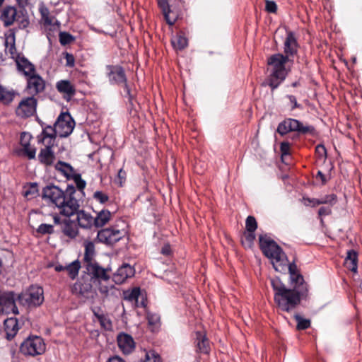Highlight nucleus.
<instances>
[{"label": "nucleus", "mask_w": 362, "mask_h": 362, "mask_svg": "<svg viewBox=\"0 0 362 362\" xmlns=\"http://www.w3.org/2000/svg\"><path fill=\"white\" fill-rule=\"evenodd\" d=\"M99 291L100 293L107 297L110 295H115V293L118 291V290L114 285H111L110 286L102 285L99 288Z\"/></svg>", "instance_id": "52"}, {"label": "nucleus", "mask_w": 362, "mask_h": 362, "mask_svg": "<svg viewBox=\"0 0 362 362\" xmlns=\"http://www.w3.org/2000/svg\"><path fill=\"white\" fill-rule=\"evenodd\" d=\"M55 169L67 179H71L72 176L76 173L74 168L69 163L61 160L56 163Z\"/></svg>", "instance_id": "36"}, {"label": "nucleus", "mask_w": 362, "mask_h": 362, "mask_svg": "<svg viewBox=\"0 0 362 362\" xmlns=\"http://www.w3.org/2000/svg\"><path fill=\"white\" fill-rule=\"evenodd\" d=\"M88 271L93 278L98 280L107 281L110 278V275L107 274V269L103 268L97 263H90L88 267Z\"/></svg>", "instance_id": "31"}, {"label": "nucleus", "mask_w": 362, "mask_h": 362, "mask_svg": "<svg viewBox=\"0 0 362 362\" xmlns=\"http://www.w3.org/2000/svg\"><path fill=\"white\" fill-rule=\"evenodd\" d=\"M78 228L76 220H71L70 217H66L63 220V226L62 228L63 233L71 239L76 238L78 235Z\"/></svg>", "instance_id": "25"}, {"label": "nucleus", "mask_w": 362, "mask_h": 362, "mask_svg": "<svg viewBox=\"0 0 362 362\" xmlns=\"http://www.w3.org/2000/svg\"><path fill=\"white\" fill-rule=\"evenodd\" d=\"M93 198L100 204H104L109 200L108 195L103 191H95L93 193Z\"/></svg>", "instance_id": "53"}, {"label": "nucleus", "mask_w": 362, "mask_h": 362, "mask_svg": "<svg viewBox=\"0 0 362 362\" xmlns=\"http://www.w3.org/2000/svg\"><path fill=\"white\" fill-rule=\"evenodd\" d=\"M127 233L124 228H119L117 225L101 228L98 231L95 243L112 247L123 239Z\"/></svg>", "instance_id": "6"}, {"label": "nucleus", "mask_w": 362, "mask_h": 362, "mask_svg": "<svg viewBox=\"0 0 362 362\" xmlns=\"http://www.w3.org/2000/svg\"><path fill=\"white\" fill-rule=\"evenodd\" d=\"M172 44L174 48L182 50L188 45V40L182 35H177L173 40Z\"/></svg>", "instance_id": "40"}, {"label": "nucleus", "mask_w": 362, "mask_h": 362, "mask_svg": "<svg viewBox=\"0 0 362 362\" xmlns=\"http://www.w3.org/2000/svg\"><path fill=\"white\" fill-rule=\"evenodd\" d=\"M117 345L124 354H131L135 349L133 337L127 333H119L117 337Z\"/></svg>", "instance_id": "21"}, {"label": "nucleus", "mask_w": 362, "mask_h": 362, "mask_svg": "<svg viewBox=\"0 0 362 362\" xmlns=\"http://www.w3.org/2000/svg\"><path fill=\"white\" fill-rule=\"evenodd\" d=\"M91 310L102 329L106 331L112 329V322L107 313H104L100 307H94Z\"/></svg>", "instance_id": "23"}, {"label": "nucleus", "mask_w": 362, "mask_h": 362, "mask_svg": "<svg viewBox=\"0 0 362 362\" xmlns=\"http://www.w3.org/2000/svg\"><path fill=\"white\" fill-rule=\"evenodd\" d=\"M303 200L304 204L307 206H310L312 207H315L321 204L320 199L317 198L303 197Z\"/></svg>", "instance_id": "60"}, {"label": "nucleus", "mask_w": 362, "mask_h": 362, "mask_svg": "<svg viewBox=\"0 0 362 362\" xmlns=\"http://www.w3.org/2000/svg\"><path fill=\"white\" fill-rule=\"evenodd\" d=\"M293 318L297 322L296 329L298 330H305L310 328L311 326L310 320L303 317L298 313L295 314Z\"/></svg>", "instance_id": "39"}, {"label": "nucleus", "mask_w": 362, "mask_h": 362, "mask_svg": "<svg viewBox=\"0 0 362 362\" xmlns=\"http://www.w3.org/2000/svg\"><path fill=\"white\" fill-rule=\"evenodd\" d=\"M134 267L129 264L124 263L113 274L112 280L117 284H122L129 278L134 276Z\"/></svg>", "instance_id": "16"}, {"label": "nucleus", "mask_w": 362, "mask_h": 362, "mask_svg": "<svg viewBox=\"0 0 362 362\" xmlns=\"http://www.w3.org/2000/svg\"><path fill=\"white\" fill-rule=\"evenodd\" d=\"M31 139L32 135L29 132H23L21 134L20 144L22 146L30 144Z\"/></svg>", "instance_id": "59"}, {"label": "nucleus", "mask_w": 362, "mask_h": 362, "mask_svg": "<svg viewBox=\"0 0 362 362\" xmlns=\"http://www.w3.org/2000/svg\"><path fill=\"white\" fill-rule=\"evenodd\" d=\"M4 327L6 338L8 341L14 338L20 329L16 317H8L6 319L4 322Z\"/></svg>", "instance_id": "27"}, {"label": "nucleus", "mask_w": 362, "mask_h": 362, "mask_svg": "<svg viewBox=\"0 0 362 362\" xmlns=\"http://www.w3.org/2000/svg\"><path fill=\"white\" fill-rule=\"evenodd\" d=\"M37 233L41 235L54 233V226L51 224L41 223L36 230Z\"/></svg>", "instance_id": "48"}, {"label": "nucleus", "mask_w": 362, "mask_h": 362, "mask_svg": "<svg viewBox=\"0 0 362 362\" xmlns=\"http://www.w3.org/2000/svg\"><path fill=\"white\" fill-rule=\"evenodd\" d=\"M106 76L108 78L110 85L120 86L127 82V77L125 70L121 65H111L105 66Z\"/></svg>", "instance_id": "13"}, {"label": "nucleus", "mask_w": 362, "mask_h": 362, "mask_svg": "<svg viewBox=\"0 0 362 362\" xmlns=\"http://www.w3.org/2000/svg\"><path fill=\"white\" fill-rule=\"evenodd\" d=\"M37 99L33 95L23 98L16 109V114L21 118H29L37 112Z\"/></svg>", "instance_id": "11"}, {"label": "nucleus", "mask_w": 362, "mask_h": 362, "mask_svg": "<svg viewBox=\"0 0 362 362\" xmlns=\"http://www.w3.org/2000/svg\"><path fill=\"white\" fill-rule=\"evenodd\" d=\"M346 257L345 258V264L347 268L354 273L356 272L358 269V252L354 250H349L346 252Z\"/></svg>", "instance_id": "34"}, {"label": "nucleus", "mask_w": 362, "mask_h": 362, "mask_svg": "<svg viewBox=\"0 0 362 362\" xmlns=\"http://www.w3.org/2000/svg\"><path fill=\"white\" fill-rule=\"evenodd\" d=\"M71 179L74 181L78 191L76 190V197L80 200V196L84 194L83 189L86 186V182L81 178V175L79 173H75Z\"/></svg>", "instance_id": "37"}, {"label": "nucleus", "mask_w": 362, "mask_h": 362, "mask_svg": "<svg viewBox=\"0 0 362 362\" xmlns=\"http://www.w3.org/2000/svg\"><path fill=\"white\" fill-rule=\"evenodd\" d=\"M95 216H94L95 228H104L109 221L111 220L112 214L106 209H103L99 211H95Z\"/></svg>", "instance_id": "29"}, {"label": "nucleus", "mask_w": 362, "mask_h": 362, "mask_svg": "<svg viewBox=\"0 0 362 362\" xmlns=\"http://www.w3.org/2000/svg\"><path fill=\"white\" fill-rule=\"evenodd\" d=\"M299 48L296 34L293 31H287L286 36L284 42L283 56H287V59H293L297 55Z\"/></svg>", "instance_id": "15"}, {"label": "nucleus", "mask_w": 362, "mask_h": 362, "mask_svg": "<svg viewBox=\"0 0 362 362\" xmlns=\"http://www.w3.org/2000/svg\"><path fill=\"white\" fill-rule=\"evenodd\" d=\"M288 62L293 63V59H287V56H283L281 53L272 54L267 59V64L270 66L269 74L267 76L263 86H268L272 91H274L285 81L290 69H286Z\"/></svg>", "instance_id": "3"}, {"label": "nucleus", "mask_w": 362, "mask_h": 362, "mask_svg": "<svg viewBox=\"0 0 362 362\" xmlns=\"http://www.w3.org/2000/svg\"><path fill=\"white\" fill-rule=\"evenodd\" d=\"M26 86L25 90L30 95L36 96L44 92L46 87V81L37 73L25 78Z\"/></svg>", "instance_id": "14"}, {"label": "nucleus", "mask_w": 362, "mask_h": 362, "mask_svg": "<svg viewBox=\"0 0 362 362\" xmlns=\"http://www.w3.org/2000/svg\"><path fill=\"white\" fill-rule=\"evenodd\" d=\"M321 204H329L332 206L337 202V196L335 194L325 195L320 199Z\"/></svg>", "instance_id": "46"}, {"label": "nucleus", "mask_w": 362, "mask_h": 362, "mask_svg": "<svg viewBox=\"0 0 362 362\" xmlns=\"http://www.w3.org/2000/svg\"><path fill=\"white\" fill-rule=\"evenodd\" d=\"M65 271L67 272L71 279L74 280L78 275L81 264L78 260H75L65 266Z\"/></svg>", "instance_id": "38"}, {"label": "nucleus", "mask_w": 362, "mask_h": 362, "mask_svg": "<svg viewBox=\"0 0 362 362\" xmlns=\"http://www.w3.org/2000/svg\"><path fill=\"white\" fill-rule=\"evenodd\" d=\"M20 352L25 356H37L46 351V344L39 336L30 335L20 345Z\"/></svg>", "instance_id": "8"}, {"label": "nucleus", "mask_w": 362, "mask_h": 362, "mask_svg": "<svg viewBox=\"0 0 362 362\" xmlns=\"http://www.w3.org/2000/svg\"><path fill=\"white\" fill-rule=\"evenodd\" d=\"M66 65L69 67H73L75 64V59L72 54L65 52Z\"/></svg>", "instance_id": "63"}, {"label": "nucleus", "mask_w": 362, "mask_h": 362, "mask_svg": "<svg viewBox=\"0 0 362 362\" xmlns=\"http://www.w3.org/2000/svg\"><path fill=\"white\" fill-rule=\"evenodd\" d=\"M332 214L331 206H322L318 210V216H320V222L324 223L323 216L330 215Z\"/></svg>", "instance_id": "57"}, {"label": "nucleus", "mask_w": 362, "mask_h": 362, "mask_svg": "<svg viewBox=\"0 0 362 362\" xmlns=\"http://www.w3.org/2000/svg\"><path fill=\"white\" fill-rule=\"evenodd\" d=\"M265 10L272 13H275L277 11V5L274 1L267 0L265 3Z\"/></svg>", "instance_id": "62"}, {"label": "nucleus", "mask_w": 362, "mask_h": 362, "mask_svg": "<svg viewBox=\"0 0 362 362\" xmlns=\"http://www.w3.org/2000/svg\"><path fill=\"white\" fill-rule=\"evenodd\" d=\"M245 228L248 232H255L257 228V222L254 216H247L245 221Z\"/></svg>", "instance_id": "45"}, {"label": "nucleus", "mask_w": 362, "mask_h": 362, "mask_svg": "<svg viewBox=\"0 0 362 362\" xmlns=\"http://www.w3.org/2000/svg\"><path fill=\"white\" fill-rule=\"evenodd\" d=\"M15 21H17L18 24V28H16L17 30L25 29L30 25V21L28 19V17L24 15H23L22 16H16Z\"/></svg>", "instance_id": "50"}, {"label": "nucleus", "mask_w": 362, "mask_h": 362, "mask_svg": "<svg viewBox=\"0 0 362 362\" xmlns=\"http://www.w3.org/2000/svg\"><path fill=\"white\" fill-rule=\"evenodd\" d=\"M146 318L149 325H153L156 327L160 326V317L158 314L148 313Z\"/></svg>", "instance_id": "54"}, {"label": "nucleus", "mask_w": 362, "mask_h": 362, "mask_svg": "<svg viewBox=\"0 0 362 362\" xmlns=\"http://www.w3.org/2000/svg\"><path fill=\"white\" fill-rule=\"evenodd\" d=\"M276 132L284 136L289 132H296L298 135H316L314 126L304 124L301 121L293 118H286L279 123Z\"/></svg>", "instance_id": "5"}, {"label": "nucleus", "mask_w": 362, "mask_h": 362, "mask_svg": "<svg viewBox=\"0 0 362 362\" xmlns=\"http://www.w3.org/2000/svg\"><path fill=\"white\" fill-rule=\"evenodd\" d=\"M282 268L284 267V270L275 269V271L286 274L288 270L289 274V285H300V286H309L308 283L305 281L303 276L300 273L298 267L293 261V262H288V259L287 256L286 255V261L285 262H279Z\"/></svg>", "instance_id": "10"}, {"label": "nucleus", "mask_w": 362, "mask_h": 362, "mask_svg": "<svg viewBox=\"0 0 362 362\" xmlns=\"http://www.w3.org/2000/svg\"><path fill=\"white\" fill-rule=\"evenodd\" d=\"M44 301L42 287L31 285L25 291L18 294V302L20 305L27 307H37Z\"/></svg>", "instance_id": "7"}, {"label": "nucleus", "mask_w": 362, "mask_h": 362, "mask_svg": "<svg viewBox=\"0 0 362 362\" xmlns=\"http://www.w3.org/2000/svg\"><path fill=\"white\" fill-rule=\"evenodd\" d=\"M75 40L74 37L67 32H60L59 33V42L62 45H66Z\"/></svg>", "instance_id": "47"}, {"label": "nucleus", "mask_w": 362, "mask_h": 362, "mask_svg": "<svg viewBox=\"0 0 362 362\" xmlns=\"http://www.w3.org/2000/svg\"><path fill=\"white\" fill-rule=\"evenodd\" d=\"M16 301H18V294L15 291L0 290V313L6 315L19 314Z\"/></svg>", "instance_id": "9"}, {"label": "nucleus", "mask_w": 362, "mask_h": 362, "mask_svg": "<svg viewBox=\"0 0 362 362\" xmlns=\"http://www.w3.org/2000/svg\"><path fill=\"white\" fill-rule=\"evenodd\" d=\"M144 362H162L160 355L154 351L146 352Z\"/></svg>", "instance_id": "51"}, {"label": "nucleus", "mask_w": 362, "mask_h": 362, "mask_svg": "<svg viewBox=\"0 0 362 362\" xmlns=\"http://www.w3.org/2000/svg\"><path fill=\"white\" fill-rule=\"evenodd\" d=\"M255 238V232L252 233L246 231L244 233V240L242 241L243 244L245 245V247L251 248L254 244Z\"/></svg>", "instance_id": "43"}, {"label": "nucleus", "mask_w": 362, "mask_h": 362, "mask_svg": "<svg viewBox=\"0 0 362 362\" xmlns=\"http://www.w3.org/2000/svg\"><path fill=\"white\" fill-rule=\"evenodd\" d=\"M54 146L53 141H47L45 144V147L40 149L37 156L39 162L45 165L51 166L55 160V154L52 148Z\"/></svg>", "instance_id": "17"}, {"label": "nucleus", "mask_w": 362, "mask_h": 362, "mask_svg": "<svg viewBox=\"0 0 362 362\" xmlns=\"http://www.w3.org/2000/svg\"><path fill=\"white\" fill-rule=\"evenodd\" d=\"M84 260L89 262L95 255V244L92 241L85 242Z\"/></svg>", "instance_id": "41"}, {"label": "nucleus", "mask_w": 362, "mask_h": 362, "mask_svg": "<svg viewBox=\"0 0 362 362\" xmlns=\"http://www.w3.org/2000/svg\"><path fill=\"white\" fill-rule=\"evenodd\" d=\"M76 189L73 185H68L65 190H62L54 185H49L43 187L42 198L47 203L58 208L60 214L71 217L80 207L79 199L76 197Z\"/></svg>", "instance_id": "2"}, {"label": "nucleus", "mask_w": 362, "mask_h": 362, "mask_svg": "<svg viewBox=\"0 0 362 362\" xmlns=\"http://www.w3.org/2000/svg\"><path fill=\"white\" fill-rule=\"evenodd\" d=\"M17 30L15 28L9 29L6 33H5V40H4V46L6 50L8 49V53L11 55V58L16 61L18 57L23 56L21 53H18L16 47V33Z\"/></svg>", "instance_id": "18"}, {"label": "nucleus", "mask_w": 362, "mask_h": 362, "mask_svg": "<svg viewBox=\"0 0 362 362\" xmlns=\"http://www.w3.org/2000/svg\"><path fill=\"white\" fill-rule=\"evenodd\" d=\"M42 127V131L40 134L37 136L38 142L45 143V141L48 139L47 141H53V144H54V141L57 137V131L55 126L47 125L45 127Z\"/></svg>", "instance_id": "30"}, {"label": "nucleus", "mask_w": 362, "mask_h": 362, "mask_svg": "<svg viewBox=\"0 0 362 362\" xmlns=\"http://www.w3.org/2000/svg\"><path fill=\"white\" fill-rule=\"evenodd\" d=\"M315 154L318 160L325 162L327 158L325 146L322 144H317L315 147Z\"/></svg>", "instance_id": "44"}, {"label": "nucleus", "mask_w": 362, "mask_h": 362, "mask_svg": "<svg viewBox=\"0 0 362 362\" xmlns=\"http://www.w3.org/2000/svg\"><path fill=\"white\" fill-rule=\"evenodd\" d=\"M196 352L209 354L210 352L209 341L205 334H203L201 332H196Z\"/></svg>", "instance_id": "28"}, {"label": "nucleus", "mask_w": 362, "mask_h": 362, "mask_svg": "<svg viewBox=\"0 0 362 362\" xmlns=\"http://www.w3.org/2000/svg\"><path fill=\"white\" fill-rule=\"evenodd\" d=\"M286 98L287 99H288V100H289V103H290V106H291V110H293L295 109H300V110L303 109V106L298 103L297 99H296L295 95H286Z\"/></svg>", "instance_id": "56"}, {"label": "nucleus", "mask_w": 362, "mask_h": 362, "mask_svg": "<svg viewBox=\"0 0 362 362\" xmlns=\"http://www.w3.org/2000/svg\"><path fill=\"white\" fill-rule=\"evenodd\" d=\"M23 154L29 159L35 158L36 148L30 146V144L23 146Z\"/></svg>", "instance_id": "49"}, {"label": "nucleus", "mask_w": 362, "mask_h": 362, "mask_svg": "<svg viewBox=\"0 0 362 362\" xmlns=\"http://www.w3.org/2000/svg\"><path fill=\"white\" fill-rule=\"evenodd\" d=\"M57 90L64 95V98L69 101L76 94L74 86L69 80H60L56 83Z\"/></svg>", "instance_id": "22"}, {"label": "nucleus", "mask_w": 362, "mask_h": 362, "mask_svg": "<svg viewBox=\"0 0 362 362\" xmlns=\"http://www.w3.org/2000/svg\"><path fill=\"white\" fill-rule=\"evenodd\" d=\"M42 20L45 25H51L52 21L49 16V12L47 8L43 7L40 9Z\"/></svg>", "instance_id": "55"}, {"label": "nucleus", "mask_w": 362, "mask_h": 362, "mask_svg": "<svg viewBox=\"0 0 362 362\" xmlns=\"http://www.w3.org/2000/svg\"><path fill=\"white\" fill-rule=\"evenodd\" d=\"M18 73L25 78L37 73L35 66L31 63L24 55L18 57L15 61Z\"/></svg>", "instance_id": "19"}, {"label": "nucleus", "mask_w": 362, "mask_h": 362, "mask_svg": "<svg viewBox=\"0 0 362 362\" xmlns=\"http://www.w3.org/2000/svg\"><path fill=\"white\" fill-rule=\"evenodd\" d=\"M122 86L126 93L125 97L127 98L129 105L133 106L134 95L132 94L131 88L128 84V81L123 83Z\"/></svg>", "instance_id": "58"}, {"label": "nucleus", "mask_w": 362, "mask_h": 362, "mask_svg": "<svg viewBox=\"0 0 362 362\" xmlns=\"http://www.w3.org/2000/svg\"><path fill=\"white\" fill-rule=\"evenodd\" d=\"M76 221L79 228L85 230H91L95 228L94 216L85 210H80L79 208L76 211Z\"/></svg>", "instance_id": "20"}, {"label": "nucleus", "mask_w": 362, "mask_h": 362, "mask_svg": "<svg viewBox=\"0 0 362 362\" xmlns=\"http://www.w3.org/2000/svg\"><path fill=\"white\" fill-rule=\"evenodd\" d=\"M17 92L13 89L8 90L6 87L0 85V103L5 105H10L14 100Z\"/></svg>", "instance_id": "35"}, {"label": "nucleus", "mask_w": 362, "mask_h": 362, "mask_svg": "<svg viewBox=\"0 0 362 362\" xmlns=\"http://www.w3.org/2000/svg\"><path fill=\"white\" fill-rule=\"evenodd\" d=\"M259 245L263 255L270 259L274 269L284 270L279 262H285L286 253L267 233L259 235Z\"/></svg>", "instance_id": "4"}, {"label": "nucleus", "mask_w": 362, "mask_h": 362, "mask_svg": "<svg viewBox=\"0 0 362 362\" xmlns=\"http://www.w3.org/2000/svg\"><path fill=\"white\" fill-rule=\"evenodd\" d=\"M124 299L130 303H134L137 307H144V302L142 300L141 304L139 305V298L141 296V289L139 287H134L132 289H129L123 292Z\"/></svg>", "instance_id": "32"}, {"label": "nucleus", "mask_w": 362, "mask_h": 362, "mask_svg": "<svg viewBox=\"0 0 362 362\" xmlns=\"http://www.w3.org/2000/svg\"><path fill=\"white\" fill-rule=\"evenodd\" d=\"M280 151L281 157L290 155V144L288 141H283L280 144Z\"/></svg>", "instance_id": "61"}, {"label": "nucleus", "mask_w": 362, "mask_h": 362, "mask_svg": "<svg viewBox=\"0 0 362 362\" xmlns=\"http://www.w3.org/2000/svg\"><path fill=\"white\" fill-rule=\"evenodd\" d=\"M38 194V186L36 182H31L24 192V196L28 199L36 197Z\"/></svg>", "instance_id": "42"}, {"label": "nucleus", "mask_w": 362, "mask_h": 362, "mask_svg": "<svg viewBox=\"0 0 362 362\" xmlns=\"http://www.w3.org/2000/svg\"><path fill=\"white\" fill-rule=\"evenodd\" d=\"M172 250L170 245L168 243L165 244L160 250V253L165 256H169L171 255Z\"/></svg>", "instance_id": "64"}, {"label": "nucleus", "mask_w": 362, "mask_h": 362, "mask_svg": "<svg viewBox=\"0 0 362 362\" xmlns=\"http://www.w3.org/2000/svg\"><path fill=\"white\" fill-rule=\"evenodd\" d=\"M92 286L90 283L77 281L71 287V292L74 294L86 296L90 292Z\"/></svg>", "instance_id": "33"}, {"label": "nucleus", "mask_w": 362, "mask_h": 362, "mask_svg": "<svg viewBox=\"0 0 362 362\" xmlns=\"http://www.w3.org/2000/svg\"><path fill=\"white\" fill-rule=\"evenodd\" d=\"M17 16V9L12 6H5L0 16V21H2L4 27H9L16 21Z\"/></svg>", "instance_id": "26"}, {"label": "nucleus", "mask_w": 362, "mask_h": 362, "mask_svg": "<svg viewBox=\"0 0 362 362\" xmlns=\"http://www.w3.org/2000/svg\"><path fill=\"white\" fill-rule=\"evenodd\" d=\"M158 5L162 10L166 23L170 25H174L177 19V15L171 10L168 0H158Z\"/></svg>", "instance_id": "24"}, {"label": "nucleus", "mask_w": 362, "mask_h": 362, "mask_svg": "<svg viewBox=\"0 0 362 362\" xmlns=\"http://www.w3.org/2000/svg\"><path fill=\"white\" fill-rule=\"evenodd\" d=\"M271 286L274 300L281 311L289 313L300 305L301 300L309 299V286L293 284L288 288L279 277L271 280Z\"/></svg>", "instance_id": "1"}, {"label": "nucleus", "mask_w": 362, "mask_h": 362, "mask_svg": "<svg viewBox=\"0 0 362 362\" xmlns=\"http://www.w3.org/2000/svg\"><path fill=\"white\" fill-rule=\"evenodd\" d=\"M57 134L59 137L69 136L75 127V122L69 112H62L55 122Z\"/></svg>", "instance_id": "12"}]
</instances>
